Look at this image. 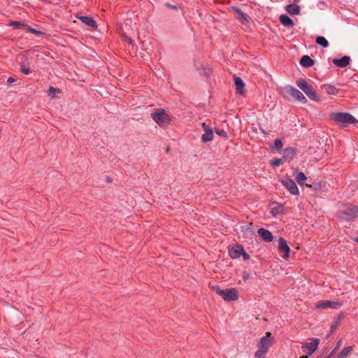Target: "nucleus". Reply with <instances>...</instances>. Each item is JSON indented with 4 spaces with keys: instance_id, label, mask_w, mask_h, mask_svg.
<instances>
[{
    "instance_id": "1",
    "label": "nucleus",
    "mask_w": 358,
    "mask_h": 358,
    "mask_svg": "<svg viewBox=\"0 0 358 358\" xmlns=\"http://www.w3.org/2000/svg\"><path fill=\"white\" fill-rule=\"evenodd\" d=\"M273 341L274 338L271 336V334L266 332V336L262 337L259 342L257 343L258 349L255 353V357L266 358V355L272 345Z\"/></svg>"
},
{
    "instance_id": "2",
    "label": "nucleus",
    "mask_w": 358,
    "mask_h": 358,
    "mask_svg": "<svg viewBox=\"0 0 358 358\" xmlns=\"http://www.w3.org/2000/svg\"><path fill=\"white\" fill-rule=\"evenodd\" d=\"M331 118L344 127L357 122L356 118L348 113H334L331 115Z\"/></svg>"
},
{
    "instance_id": "3",
    "label": "nucleus",
    "mask_w": 358,
    "mask_h": 358,
    "mask_svg": "<svg viewBox=\"0 0 358 358\" xmlns=\"http://www.w3.org/2000/svg\"><path fill=\"white\" fill-rule=\"evenodd\" d=\"M296 85L299 87L311 100L317 101V96L312 85H309L308 82L303 79L299 78L296 81Z\"/></svg>"
},
{
    "instance_id": "4",
    "label": "nucleus",
    "mask_w": 358,
    "mask_h": 358,
    "mask_svg": "<svg viewBox=\"0 0 358 358\" xmlns=\"http://www.w3.org/2000/svg\"><path fill=\"white\" fill-rule=\"evenodd\" d=\"M151 117L160 127L168 125L171 121V118L169 115L166 114L165 110L162 108L152 113Z\"/></svg>"
},
{
    "instance_id": "5",
    "label": "nucleus",
    "mask_w": 358,
    "mask_h": 358,
    "mask_svg": "<svg viewBox=\"0 0 358 358\" xmlns=\"http://www.w3.org/2000/svg\"><path fill=\"white\" fill-rule=\"evenodd\" d=\"M320 344V339L314 338L310 342L303 343L301 345V352L308 356H311L317 349Z\"/></svg>"
},
{
    "instance_id": "6",
    "label": "nucleus",
    "mask_w": 358,
    "mask_h": 358,
    "mask_svg": "<svg viewBox=\"0 0 358 358\" xmlns=\"http://www.w3.org/2000/svg\"><path fill=\"white\" fill-rule=\"evenodd\" d=\"M284 90L287 94L291 95L296 100L300 101L301 103H306L307 102V99L305 96L296 88L288 85L284 88Z\"/></svg>"
},
{
    "instance_id": "7",
    "label": "nucleus",
    "mask_w": 358,
    "mask_h": 358,
    "mask_svg": "<svg viewBox=\"0 0 358 358\" xmlns=\"http://www.w3.org/2000/svg\"><path fill=\"white\" fill-rule=\"evenodd\" d=\"M283 186L293 195H298L299 192L295 182L290 178H286L281 180Z\"/></svg>"
},
{
    "instance_id": "8",
    "label": "nucleus",
    "mask_w": 358,
    "mask_h": 358,
    "mask_svg": "<svg viewBox=\"0 0 358 358\" xmlns=\"http://www.w3.org/2000/svg\"><path fill=\"white\" fill-rule=\"evenodd\" d=\"M202 128L204 131V133L201 136L202 141L203 143L211 141L214 136L213 127L210 125L206 124L205 122H203L202 124Z\"/></svg>"
},
{
    "instance_id": "9",
    "label": "nucleus",
    "mask_w": 358,
    "mask_h": 358,
    "mask_svg": "<svg viewBox=\"0 0 358 358\" xmlns=\"http://www.w3.org/2000/svg\"><path fill=\"white\" fill-rule=\"evenodd\" d=\"M342 305V303L333 301H319L315 304L317 308H331L336 309Z\"/></svg>"
},
{
    "instance_id": "10",
    "label": "nucleus",
    "mask_w": 358,
    "mask_h": 358,
    "mask_svg": "<svg viewBox=\"0 0 358 358\" xmlns=\"http://www.w3.org/2000/svg\"><path fill=\"white\" fill-rule=\"evenodd\" d=\"M278 250L283 253L282 257L284 259H287L289 258L290 248L287 241L282 237H280L278 239Z\"/></svg>"
},
{
    "instance_id": "11",
    "label": "nucleus",
    "mask_w": 358,
    "mask_h": 358,
    "mask_svg": "<svg viewBox=\"0 0 358 358\" xmlns=\"http://www.w3.org/2000/svg\"><path fill=\"white\" fill-rule=\"evenodd\" d=\"M222 297L226 301H234L238 299V295L235 288H229L224 289Z\"/></svg>"
},
{
    "instance_id": "12",
    "label": "nucleus",
    "mask_w": 358,
    "mask_h": 358,
    "mask_svg": "<svg viewBox=\"0 0 358 358\" xmlns=\"http://www.w3.org/2000/svg\"><path fill=\"white\" fill-rule=\"evenodd\" d=\"M284 206L277 202H273L270 207V213L273 216H277L284 213Z\"/></svg>"
},
{
    "instance_id": "13",
    "label": "nucleus",
    "mask_w": 358,
    "mask_h": 358,
    "mask_svg": "<svg viewBox=\"0 0 358 358\" xmlns=\"http://www.w3.org/2000/svg\"><path fill=\"white\" fill-rule=\"evenodd\" d=\"M234 84L236 87V93L242 95L245 92V83L243 80L240 77L234 78Z\"/></svg>"
},
{
    "instance_id": "14",
    "label": "nucleus",
    "mask_w": 358,
    "mask_h": 358,
    "mask_svg": "<svg viewBox=\"0 0 358 358\" xmlns=\"http://www.w3.org/2000/svg\"><path fill=\"white\" fill-rule=\"evenodd\" d=\"M350 62V57L348 56H343L341 59H334L332 62L336 66L344 68L349 65Z\"/></svg>"
},
{
    "instance_id": "15",
    "label": "nucleus",
    "mask_w": 358,
    "mask_h": 358,
    "mask_svg": "<svg viewBox=\"0 0 358 358\" xmlns=\"http://www.w3.org/2000/svg\"><path fill=\"white\" fill-rule=\"evenodd\" d=\"M257 232L259 236L266 242H271L273 238L272 233L264 228L259 229Z\"/></svg>"
},
{
    "instance_id": "16",
    "label": "nucleus",
    "mask_w": 358,
    "mask_h": 358,
    "mask_svg": "<svg viewBox=\"0 0 358 358\" xmlns=\"http://www.w3.org/2000/svg\"><path fill=\"white\" fill-rule=\"evenodd\" d=\"M280 22L282 25L287 27H293L294 23L293 20L287 15H281L279 17Z\"/></svg>"
},
{
    "instance_id": "17",
    "label": "nucleus",
    "mask_w": 358,
    "mask_h": 358,
    "mask_svg": "<svg viewBox=\"0 0 358 358\" xmlns=\"http://www.w3.org/2000/svg\"><path fill=\"white\" fill-rule=\"evenodd\" d=\"M296 155L295 149L292 148H287L283 150V159L285 160H291Z\"/></svg>"
},
{
    "instance_id": "18",
    "label": "nucleus",
    "mask_w": 358,
    "mask_h": 358,
    "mask_svg": "<svg viewBox=\"0 0 358 358\" xmlns=\"http://www.w3.org/2000/svg\"><path fill=\"white\" fill-rule=\"evenodd\" d=\"M300 64L303 67L308 68L314 64V61L309 56L304 55L300 59Z\"/></svg>"
},
{
    "instance_id": "19",
    "label": "nucleus",
    "mask_w": 358,
    "mask_h": 358,
    "mask_svg": "<svg viewBox=\"0 0 358 358\" xmlns=\"http://www.w3.org/2000/svg\"><path fill=\"white\" fill-rule=\"evenodd\" d=\"M242 253H244V250L242 246H237L236 248H233L230 250L229 255L230 256L234 258H238L242 255Z\"/></svg>"
},
{
    "instance_id": "20",
    "label": "nucleus",
    "mask_w": 358,
    "mask_h": 358,
    "mask_svg": "<svg viewBox=\"0 0 358 358\" xmlns=\"http://www.w3.org/2000/svg\"><path fill=\"white\" fill-rule=\"evenodd\" d=\"M285 9L291 15H299L300 13V7L295 3L287 5Z\"/></svg>"
},
{
    "instance_id": "21",
    "label": "nucleus",
    "mask_w": 358,
    "mask_h": 358,
    "mask_svg": "<svg viewBox=\"0 0 358 358\" xmlns=\"http://www.w3.org/2000/svg\"><path fill=\"white\" fill-rule=\"evenodd\" d=\"M79 18L82 21V22L85 24L86 25L93 28L96 27V23L93 20L92 17L88 16H81Z\"/></svg>"
},
{
    "instance_id": "22",
    "label": "nucleus",
    "mask_w": 358,
    "mask_h": 358,
    "mask_svg": "<svg viewBox=\"0 0 358 358\" xmlns=\"http://www.w3.org/2000/svg\"><path fill=\"white\" fill-rule=\"evenodd\" d=\"M236 17L241 22V23H247L248 22V16L240 9H236Z\"/></svg>"
},
{
    "instance_id": "23",
    "label": "nucleus",
    "mask_w": 358,
    "mask_h": 358,
    "mask_svg": "<svg viewBox=\"0 0 358 358\" xmlns=\"http://www.w3.org/2000/svg\"><path fill=\"white\" fill-rule=\"evenodd\" d=\"M323 87L328 94L336 95L338 92V90L331 85H324Z\"/></svg>"
},
{
    "instance_id": "24",
    "label": "nucleus",
    "mask_w": 358,
    "mask_h": 358,
    "mask_svg": "<svg viewBox=\"0 0 358 358\" xmlns=\"http://www.w3.org/2000/svg\"><path fill=\"white\" fill-rule=\"evenodd\" d=\"M353 346H348L342 350V351L338 354V358H346L350 352L352 350Z\"/></svg>"
},
{
    "instance_id": "25",
    "label": "nucleus",
    "mask_w": 358,
    "mask_h": 358,
    "mask_svg": "<svg viewBox=\"0 0 358 358\" xmlns=\"http://www.w3.org/2000/svg\"><path fill=\"white\" fill-rule=\"evenodd\" d=\"M315 42L323 48H327L329 46V43L324 36H317Z\"/></svg>"
},
{
    "instance_id": "26",
    "label": "nucleus",
    "mask_w": 358,
    "mask_h": 358,
    "mask_svg": "<svg viewBox=\"0 0 358 358\" xmlns=\"http://www.w3.org/2000/svg\"><path fill=\"white\" fill-rule=\"evenodd\" d=\"M347 215L350 216L352 218L355 217L358 215V206H353L348 208V212L347 213Z\"/></svg>"
},
{
    "instance_id": "27",
    "label": "nucleus",
    "mask_w": 358,
    "mask_h": 358,
    "mask_svg": "<svg viewBox=\"0 0 358 358\" xmlns=\"http://www.w3.org/2000/svg\"><path fill=\"white\" fill-rule=\"evenodd\" d=\"M306 179V176L303 172L299 173L296 176V180L299 185H303Z\"/></svg>"
},
{
    "instance_id": "28",
    "label": "nucleus",
    "mask_w": 358,
    "mask_h": 358,
    "mask_svg": "<svg viewBox=\"0 0 358 358\" xmlns=\"http://www.w3.org/2000/svg\"><path fill=\"white\" fill-rule=\"evenodd\" d=\"M9 25L15 29H21L27 27L25 24L17 21L10 22Z\"/></svg>"
},
{
    "instance_id": "29",
    "label": "nucleus",
    "mask_w": 358,
    "mask_h": 358,
    "mask_svg": "<svg viewBox=\"0 0 358 358\" xmlns=\"http://www.w3.org/2000/svg\"><path fill=\"white\" fill-rule=\"evenodd\" d=\"M282 163H283V159H278V158H275V159L271 160V164L273 166H279L282 165Z\"/></svg>"
},
{
    "instance_id": "30",
    "label": "nucleus",
    "mask_w": 358,
    "mask_h": 358,
    "mask_svg": "<svg viewBox=\"0 0 358 358\" xmlns=\"http://www.w3.org/2000/svg\"><path fill=\"white\" fill-rule=\"evenodd\" d=\"M215 133L218 136L224 137V138H227V136H228L227 132L222 129H215Z\"/></svg>"
},
{
    "instance_id": "31",
    "label": "nucleus",
    "mask_w": 358,
    "mask_h": 358,
    "mask_svg": "<svg viewBox=\"0 0 358 358\" xmlns=\"http://www.w3.org/2000/svg\"><path fill=\"white\" fill-rule=\"evenodd\" d=\"M212 289L214 292H216V294H217L218 295H220V296H222L223 294H224V289H222L219 286L216 285V286H213L212 287Z\"/></svg>"
},
{
    "instance_id": "32",
    "label": "nucleus",
    "mask_w": 358,
    "mask_h": 358,
    "mask_svg": "<svg viewBox=\"0 0 358 358\" xmlns=\"http://www.w3.org/2000/svg\"><path fill=\"white\" fill-rule=\"evenodd\" d=\"M274 148L277 150H279L282 149V143L281 140H280V139L275 140V141H274Z\"/></svg>"
},
{
    "instance_id": "33",
    "label": "nucleus",
    "mask_w": 358,
    "mask_h": 358,
    "mask_svg": "<svg viewBox=\"0 0 358 358\" xmlns=\"http://www.w3.org/2000/svg\"><path fill=\"white\" fill-rule=\"evenodd\" d=\"M20 71L24 75H28L30 73V70L28 67L24 66L23 64H21Z\"/></svg>"
},
{
    "instance_id": "34",
    "label": "nucleus",
    "mask_w": 358,
    "mask_h": 358,
    "mask_svg": "<svg viewBox=\"0 0 358 358\" xmlns=\"http://www.w3.org/2000/svg\"><path fill=\"white\" fill-rule=\"evenodd\" d=\"M49 92H50V93H49V95H51V94H55L56 92H57V93H59V92H60V91H59V90H58V89H55V88H54V87H50V88H49Z\"/></svg>"
},
{
    "instance_id": "35",
    "label": "nucleus",
    "mask_w": 358,
    "mask_h": 358,
    "mask_svg": "<svg viewBox=\"0 0 358 358\" xmlns=\"http://www.w3.org/2000/svg\"><path fill=\"white\" fill-rule=\"evenodd\" d=\"M27 30H28L29 32L32 33V34H41V31H37L36 29H33V28H31V27H27Z\"/></svg>"
},
{
    "instance_id": "36",
    "label": "nucleus",
    "mask_w": 358,
    "mask_h": 358,
    "mask_svg": "<svg viewBox=\"0 0 358 358\" xmlns=\"http://www.w3.org/2000/svg\"><path fill=\"white\" fill-rule=\"evenodd\" d=\"M15 81V80L13 77H9L7 80V83L9 84H12Z\"/></svg>"
},
{
    "instance_id": "37",
    "label": "nucleus",
    "mask_w": 358,
    "mask_h": 358,
    "mask_svg": "<svg viewBox=\"0 0 358 358\" xmlns=\"http://www.w3.org/2000/svg\"><path fill=\"white\" fill-rule=\"evenodd\" d=\"M341 343H342V340H341V339H340V340L337 342V343H336V348H335L336 350H337V349H338V348L341 345Z\"/></svg>"
},
{
    "instance_id": "38",
    "label": "nucleus",
    "mask_w": 358,
    "mask_h": 358,
    "mask_svg": "<svg viewBox=\"0 0 358 358\" xmlns=\"http://www.w3.org/2000/svg\"><path fill=\"white\" fill-rule=\"evenodd\" d=\"M336 329V325H332L331 327V329H330V331H331V334L333 333Z\"/></svg>"
},
{
    "instance_id": "39",
    "label": "nucleus",
    "mask_w": 358,
    "mask_h": 358,
    "mask_svg": "<svg viewBox=\"0 0 358 358\" xmlns=\"http://www.w3.org/2000/svg\"><path fill=\"white\" fill-rule=\"evenodd\" d=\"M242 255H243L245 259H248L249 258L248 255L247 253H245V252H244V253H242Z\"/></svg>"
},
{
    "instance_id": "40",
    "label": "nucleus",
    "mask_w": 358,
    "mask_h": 358,
    "mask_svg": "<svg viewBox=\"0 0 358 358\" xmlns=\"http://www.w3.org/2000/svg\"><path fill=\"white\" fill-rule=\"evenodd\" d=\"M336 348H334V349L331 351V352L330 353V356H331L333 354H334V353L336 352Z\"/></svg>"
},
{
    "instance_id": "41",
    "label": "nucleus",
    "mask_w": 358,
    "mask_h": 358,
    "mask_svg": "<svg viewBox=\"0 0 358 358\" xmlns=\"http://www.w3.org/2000/svg\"><path fill=\"white\" fill-rule=\"evenodd\" d=\"M309 356L305 355H303V356H301L299 358H308Z\"/></svg>"
},
{
    "instance_id": "42",
    "label": "nucleus",
    "mask_w": 358,
    "mask_h": 358,
    "mask_svg": "<svg viewBox=\"0 0 358 358\" xmlns=\"http://www.w3.org/2000/svg\"><path fill=\"white\" fill-rule=\"evenodd\" d=\"M357 241L358 242V239H357Z\"/></svg>"
},
{
    "instance_id": "43",
    "label": "nucleus",
    "mask_w": 358,
    "mask_h": 358,
    "mask_svg": "<svg viewBox=\"0 0 358 358\" xmlns=\"http://www.w3.org/2000/svg\"><path fill=\"white\" fill-rule=\"evenodd\" d=\"M338 358V357H337Z\"/></svg>"
}]
</instances>
